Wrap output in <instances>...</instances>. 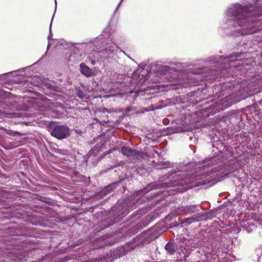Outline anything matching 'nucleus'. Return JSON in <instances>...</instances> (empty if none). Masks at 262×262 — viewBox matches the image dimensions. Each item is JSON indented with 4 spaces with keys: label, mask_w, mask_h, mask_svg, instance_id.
<instances>
[{
    "label": "nucleus",
    "mask_w": 262,
    "mask_h": 262,
    "mask_svg": "<svg viewBox=\"0 0 262 262\" xmlns=\"http://www.w3.org/2000/svg\"><path fill=\"white\" fill-rule=\"evenodd\" d=\"M165 249L169 252V253L170 254H172L174 252L173 248L171 247V245L169 244H167L166 245Z\"/></svg>",
    "instance_id": "5"
},
{
    "label": "nucleus",
    "mask_w": 262,
    "mask_h": 262,
    "mask_svg": "<svg viewBox=\"0 0 262 262\" xmlns=\"http://www.w3.org/2000/svg\"><path fill=\"white\" fill-rule=\"evenodd\" d=\"M51 135L59 139L66 138L69 135V128L66 126H56L52 130Z\"/></svg>",
    "instance_id": "2"
},
{
    "label": "nucleus",
    "mask_w": 262,
    "mask_h": 262,
    "mask_svg": "<svg viewBox=\"0 0 262 262\" xmlns=\"http://www.w3.org/2000/svg\"><path fill=\"white\" fill-rule=\"evenodd\" d=\"M122 152L123 155H126L127 157H137L139 155V153L137 151L131 149L126 147H123L122 148Z\"/></svg>",
    "instance_id": "3"
},
{
    "label": "nucleus",
    "mask_w": 262,
    "mask_h": 262,
    "mask_svg": "<svg viewBox=\"0 0 262 262\" xmlns=\"http://www.w3.org/2000/svg\"><path fill=\"white\" fill-rule=\"evenodd\" d=\"M77 95L80 98H83V95L81 91H79L77 93Z\"/></svg>",
    "instance_id": "7"
},
{
    "label": "nucleus",
    "mask_w": 262,
    "mask_h": 262,
    "mask_svg": "<svg viewBox=\"0 0 262 262\" xmlns=\"http://www.w3.org/2000/svg\"><path fill=\"white\" fill-rule=\"evenodd\" d=\"M195 207L194 206H189L187 207L186 211L187 213H191L194 212V209H195Z\"/></svg>",
    "instance_id": "6"
},
{
    "label": "nucleus",
    "mask_w": 262,
    "mask_h": 262,
    "mask_svg": "<svg viewBox=\"0 0 262 262\" xmlns=\"http://www.w3.org/2000/svg\"><path fill=\"white\" fill-rule=\"evenodd\" d=\"M81 73L87 77H89L92 75L91 70L84 63L80 65Z\"/></svg>",
    "instance_id": "4"
},
{
    "label": "nucleus",
    "mask_w": 262,
    "mask_h": 262,
    "mask_svg": "<svg viewBox=\"0 0 262 262\" xmlns=\"http://www.w3.org/2000/svg\"><path fill=\"white\" fill-rule=\"evenodd\" d=\"M239 11L238 12H236V15L237 16V21H238L239 25L242 27L244 26V24L243 23L242 21L244 19V22L247 23V24L246 25L245 29L246 28L247 30L244 31L242 32V34H247V33H253L257 30V29L253 28L252 27L251 28H249V26H250V21L248 20H245L246 19H247V18H246V17H244V15L245 14V11L243 9V8L241 7H239Z\"/></svg>",
    "instance_id": "1"
}]
</instances>
